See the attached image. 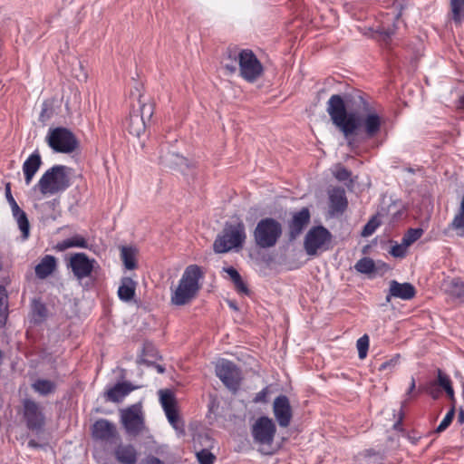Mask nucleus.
I'll list each match as a JSON object with an SVG mask.
<instances>
[{
	"mask_svg": "<svg viewBox=\"0 0 464 464\" xmlns=\"http://www.w3.org/2000/svg\"><path fill=\"white\" fill-rule=\"evenodd\" d=\"M326 111L333 124L346 139L362 130L367 139H373L381 132L384 123L382 106L369 94L356 90L345 98L332 95Z\"/></svg>",
	"mask_w": 464,
	"mask_h": 464,
	"instance_id": "nucleus-1",
	"label": "nucleus"
},
{
	"mask_svg": "<svg viewBox=\"0 0 464 464\" xmlns=\"http://www.w3.org/2000/svg\"><path fill=\"white\" fill-rule=\"evenodd\" d=\"M227 57L224 59V67L230 73L237 71L238 64L239 75L247 82H255L264 72V68L256 55L249 49L239 52L228 50Z\"/></svg>",
	"mask_w": 464,
	"mask_h": 464,
	"instance_id": "nucleus-2",
	"label": "nucleus"
},
{
	"mask_svg": "<svg viewBox=\"0 0 464 464\" xmlns=\"http://www.w3.org/2000/svg\"><path fill=\"white\" fill-rule=\"evenodd\" d=\"M246 239V227L242 221L227 222L221 233L216 237L213 249L218 254L227 253L232 249H241Z\"/></svg>",
	"mask_w": 464,
	"mask_h": 464,
	"instance_id": "nucleus-3",
	"label": "nucleus"
},
{
	"mask_svg": "<svg viewBox=\"0 0 464 464\" xmlns=\"http://www.w3.org/2000/svg\"><path fill=\"white\" fill-rule=\"evenodd\" d=\"M276 433V425L267 416H261L251 426L253 441L258 446V451L262 454H272V446Z\"/></svg>",
	"mask_w": 464,
	"mask_h": 464,
	"instance_id": "nucleus-4",
	"label": "nucleus"
},
{
	"mask_svg": "<svg viewBox=\"0 0 464 464\" xmlns=\"http://www.w3.org/2000/svg\"><path fill=\"white\" fill-rule=\"evenodd\" d=\"M282 225L273 218L258 221L253 232L254 241L260 248H270L276 245L282 236Z\"/></svg>",
	"mask_w": 464,
	"mask_h": 464,
	"instance_id": "nucleus-5",
	"label": "nucleus"
},
{
	"mask_svg": "<svg viewBox=\"0 0 464 464\" xmlns=\"http://www.w3.org/2000/svg\"><path fill=\"white\" fill-rule=\"evenodd\" d=\"M37 186L43 195L55 194L70 186L67 167L55 165L46 170L39 179Z\"/></svg>",
	"mask_w": 464,
	"mask_h": 464,
	"instance_id": "nucleus-6",
	"label": "nucleus"
},
{
	"mask_svg": "<svg viewBox=\"0 0 464 464\" xmlns=\"http://www.w3.org/2000/svg\"><path fill=\"white\" fill-rule=\"evenodd\" d=\"M19 413L26 428L34 432L40 433L46 424L44 409L39 402L31 398H24L21 401Z\"/></svg>",
	"mask_w": 464,
	"mask_h": 464,
	"instance_id": "nucleus-7",
	"label": "nucleus"
},
{
	"mask_svg": "<svg viewBox=\"0 0 464 464\" xmlns=\"http://www.w3.org/2000/svg\"><path fill=\"white\" fill-rule=\"evenodd\" d=\"M332 234L323 226L311 227L304 240V249L308 256H317L329 249Z\"/></svg>",
	"mask_w": 464,
	"mask_h": 464,
	"instance_id": "nucleus-8",
	"label": "nucleus"
},
{
	"mask_svg": "<svg viewBox=\"0 0 464 464\" xmlns=\"http://www.w3.org/2000/svg\"><path fill=\"white\" fill-rule=\"evenodd\" d=\"M46 141L51 149L60 153H72L78 146L75 135L63 127L51 128Z\"/></svg>",
	"mask_w": 464,
	"mask_h": 464,
	"instance_id": "nucleus-9",
	"label": "nucleus"
},
{
	"mask_svg": "<svg viewBox=\"0 0 464 464\" xmlns=\"http://www.w3.org/2000/svg\"><path fill=\"white\" fill-rule=\"evenodd\" d=\"M216 375L223 384L232 392L236 393L241 385V370L231 361L227 359L219 360L215 366Z\"/></svg>",
	"mask_w": 464,
	"mask_h": 464,
	"instance_id": "nucleus-10",
	"label": "nucleus"
},
{
	"mask_svg": "<svg viewBox=\"0 0 464 464\" xmlns=\"http://www.w3.org/2000/svg\"><path fill=\"white\" fill-rule=\"evenodd\" d=\"M142 98L143 96L140 95L138 100L140 113L132 111L126 121L128 131L136 137H140L145 131V118L150 119L154 112V105L147 104Z\"/></svg>",
	"mask_w": 464,
	"mask_h": 464,
	"instance_id": "nucleus-11",
	"label": "nucleus"
},
{
	"mask_svg": "<svg viewBox=\"0 0 464 464\" xmlns=\"http://www.w3.org/2000/svg\"><path fill=\"white\" fill-rule=\"evenodd\" d=\"M95 265L96 260L90 258L85 253H74L69 259L68 267L78 280H82L92 276Z\"/></svg>",
	"mask_w": 464,
	"mask_h": 464,
	"instance_id": "nucleus-12",
	"label": "nucleus"
},
{
	"mask_svg": "<svg viewBox=\"0 0 464 464\" xmlns=\"http://www.w3.org/2000/svg\"><path fill=\"white\" fill-rule=\"evenodd\" d=\"M121 420L126 432L133 437L138 436L145 427L142 413L135 405L122 410Z\"/></svg>",
	"mask_w": 464,
	"mask_h": 464,
	"instance_id": "nucleus-13",
	"label": "nucleus"
},
{
	"mask_svg": "<svg viewBox=\"0 0 464 464\" xmlns=\"http://www.w3.org/2000/svg\"><path fill=\"white\" fill-rule=\"evenodd\" d=\"M273 413L281 428H287L293 418L290 401L286 395L277 396L273 402Z\"/></svg>",
	"mask_w": 464,
	"mask_h": 464,
	"instance_id": "nucleus-14",
	"label": "nucleus"
},
{
	"mask_svg": "<svg viewBox=\"0 0 464 464\" xmlns=\"http://www.w3.org/2000/svg\"><path fill=\"white\" fill-rule=\"evenodd\" d=\"M203 275L200 266L197 265L187 266L176 290H198V281Z\"/></svg>",
	"mask_w": 464,
	"mask_h": 464,
	"instance_id": "nucleus-15",
	"label": "nucleus"
},
{
	"mask_svg": "<svg viewBox=\"0 0 464 464\" xmlns=\"http://www.w3.org/2000/svg\"><path fill=\"white\" fill-rule=\"evenodd\" d=\"M92 437L102 441H111L118 436L116 426L105 419H100L92 425Z\"/></svg>",
	"mask_w": 464,
	"mask_h": 464,
	"instance_id": "nucleus-16",
	"label": "nucleus"
},
{
	"mask_svg": "<svg viewBox=\"0 0 464 464\" xmlns=\"http://www.w3.org/2000/svg\"><path fill=\"white\" fill-rule=\"evenodd\" d=\"M310 221V212L308 208H303L300 211L295 213L289 222V237L295 239L308 225Z\"/></svg>",
	"mask_w": 464,
	"mask_h": 464,
	"instance_id": "nucleus-17",
	"label": "nucleus"
},
{
	"mask_svg": "<svg viewBox=\"0 0 464 464\" xmlns=\"http://www.w3.org/2000/svg\"><path fill=\"white\" fill-rule=\"evenodd\" d=\"M114 456L121 464H136L138 451L131 444H120L115 448Z\"/></svg>",
	"mask_w": 464,
	"mask_h": 464,
	"instance_id": "nucleus-18",
	"label": "nucleus"
},
{
	"mask_svg": "<svg viewBox=\"0 0 464 464\" xmlns=\"http://www.w3.org/2000/svg\"><path fill=\"white\" fill-rule=\"evenodd\" d=\"M133 390L134 387H132L129 382H118L106 391L105 399L108 401L120 402Z\"/></svg>",
	"mask_w": 464,
	"mask_h": 464,
	"instance_id": "nucleus-19",
	"label": "nucleus"
},
{
	"mask_svg": "<svg viewBox=\"0 0 464 464\" xmlns=\"http://www.w3.org/2000/svg\"><path fill=\"white\" fill-rule=\"evenodd\" d=\"M42 165V159L38 151L32 153L23 164L24 180L27 185L32 182L33 178Z\"/></svg>",
	"mask_w": 464,
	"mask_h": 464,
	"instance_id": "nucleus-20",
	"label": "nucleus"
},
{
	"mask_svg": "<svg viewBox=\"0 0 464 464\" xmlns=\"http://www.w3.org/2000/svg\"><path fill=\"white\" fill-rule=\"evenodd\" d=\"M330 208L334 212L343 213L348 205L345 190L343 188H334L329 192Z\"/></svg>",
	"mask_w": 464,
	"mask_h": 464,
	"instance_id": "nucleus-21",
	"label": "nucleus"
},
{
	"mask_svg": "<svg viewBox=\"0 0 464 464\" xmlns=\"http://www.w3.org/2000/svg\"><path fill=\"white\" fill-rule=\"evenodd\" d=\"M57 268V259L51 255L44 256L35 266L34 272L38 278L44 279L52 275Z\"/></svg>",
	"mask_w": 464,
	"mask_h": 464,
	"instance_id": "nucleus-22",
	"label": "nucleus"
},
{
	"mask_svg": "<svg viewBox=\"0 0 464 464\" xmlns=\"http://www.w3.org/2000/svg\"><path fill=\"white\" fill-rule=\"evenodd\" d=\"M72 247L89 248L87 239L82 235H74L73 237L58 242L54 248L63 252Z\"/></svg>",
	"mask_w": 464,
	"mask_h": 464,
	"instance_id": "nucleus-23",
	"label": "nucleus"
},
{
	"mask_svg": "<svg viewBox=\"0 0 464 464\" xmlns=\"http://www.w3.org/2000/svg\"><path fill=\"white\" fill-rule=\"evenodd\" d=\"M31 387L34 392L45 397L56 392L57 384L53 381L39 378L31 384Z\"/></svg>",
	"mask_w": 464,
	"mask_h": 464,
	"instance_id": "nucleus-24",
	"label": "nucleus"
},
{
	"mask_svg": "<svg viewBox=\"0 0 464 464\" xmlns=\"http://www.w3.org/2000/svg\"><path fill=\"white\" fill-rule=\"evenodd\" d=\"M121 259L125 266V268L129 270L136 269L138 266L137 264V255L138 250L133 246H121Z\"/></svg>",
	"mask_w": 464,
	"mask_h": 464,
	"instance_id": "nucleus-25",
	"label": "nucleus"
},
{
	"mask_svg": "<svg viewBox=\"0 0 464 464\" xmlns=\"http://www.w3.org/2000/svg\"><path fill=\"white\" fill-rule=\"evenodd\" d=\"M31 317L35 324L44 323L48 317V310L45 304L38 299H34L31 304Z\"/></svg>",
	"mask_w": 464,
	"mask_h": 464,
	"instance_id": "nucleus-26",
	"label": "nucleus"
},
{
	"mask_svg": "<svg viewBox=\"0 0 464 464\" xmlns=\"http://www.w3.org/2000/svg\"><path fill=\"white\" fill-rule=\"evenodd\" d=\"M160 357L157 349L151 343H145L142 349V354L137 360L139 364H153V362Z\"/></svg>",
	"mask_w": 464,
	"mask_h": 464,
	"instance_id": "nucleus-27",
	"label": "nucleus"
},
{
	"mask_svg": "<svg viewBox=\"0 0 464 464\" xmlns=\"http://www.w3.org/2000/svg\"><path fill=\"white\" fill-rule=\"evenodd\" d=\"M450 8L454 23L462 24L464 21V0H450Z\"/></svg>",
	"mask_w": 464,
	"mask_h": 464,
	"instance_id": "nucleus-28",
	"label": "nucleus"
},
{
	"mask_svg": "<svg viewBox=\"0 0 464 464\" xmlns=\"http://www.w3.org/2000/svg\"><path fill=\"white\" fill-rule=\"evenodd\" d=\"M160 400L165 413L176 410V400L173 392L169 390H160Z\"/></svg>",
	"mask_w": 464,
	"mask_h": 464,
	"instance_id": "nucleus-29",
	"label": "nucleus"
},
{
	"mask_svg": "<svg viewBox=\"0 0 464 464\" xmlns=\"http://www.w3.org/2000/svg\"><path fill=\"white\" fill-rule=\"evenodd\" d=\"M166 417L172 426V428L178 432L179 436L185 435V424L184 421L180 420L177 410L169 411L168 413H165Z\"/></svg>",
	"mask_w": 464,
	"mask_h": 464,
	"instance_id": "nucleus-30",
	"label": "nucleus"
},
{
	"mask_svg": "<svg viewBox=\"0 0 464 464\" xmlns=\"http://www.w3.org/2000/svg\"><path fill=\"white\" fill-rule=\"evenodd\" d=\"M416 292H388L386 295V303H391L392 307L395 308L399 304L397 299L411 300L415 296Z\"/></svg>",
	"mask_w": 464,
	"mask_h": 464,
	"instance_id": "nucleus-31",
	"label": "nucleus"
},
{
	"mask_svg": "<svg viewBox=\"0 0 464 464\" xmlns=\"http://www.w3.org/2000/svg\"><path fill=\"white\" fill-rule=\"evenodd\" d=\"M197 292H173L171 303L176 305H183L196 297Z\"/></svg>",
	"mask_w": 464,
	"mask_h": 464,
	"instance_id": "nucleus-32",
	"label": "nucleus"
},
{
	"mask_svg": "<svg viewBox=\"0 0 464 464\" xmlns=\"http://www.w3.org/2000/svg\"><path fill=\"white\" fill-rule=\"evenodd\" d=\"M7 292H0V328L4 327L8 318Z\"/></svg>",
	"mask_w": 464,
	"mask_h": 464,
	"instance_id": "nucleus-33",
	"label": "nucleus"
},
{
	"mask_svg": "<svg viewBox=\"0 0 464 464\" xmlns=\"http://www.w3.org/2000/svg\"><path fill=\"white\" fill-rule=\"evenodd\" d=\"M355 269L362 274H371L375 271V264L370 257H362L357 261Z\"/></svg>",
	"mask_w": 464,
	"mask_h": 464,
	"instance_id": "nucleus-34",
	"label": "nucleus"
},
{
	"mask_svg": "<svg viewBox=\"0 0 464 464\" xmlns=\"http://www.w3.org/2000/svg\"><path fill=\"white\" fill-rule=\"evenodd\" d=\"M422 235L423 230L421 228H410L403 235L401 240L404 242V245L410 246L418 239H420Z\"/></svg>",
	"mask_w": 464,
	"mask_h": 464,
	"instance_id": "nucleus-35",
	"label": "nucleus"
},
{
	"mask_svg": "<svg viewBox=\"0 0 464 464\" xmlns=\"http://www.w3.org/2000/svg\"><path fill=\"white\" fill-rule=\"evenodd\" d=\"M14 218L16 219L18 227L22 232L23 238L27 239L30 233V224L26 213L20 214V216Z\"/></svg>",
	"mask_w": 464,
	"mask_h": 464,
	"instance_id": "nucleus-36",
	"label": "nucleus"
},
{
	"mask_svg": "<svg viewBox=\"0 0 464 464\" xmlns=\"http://www.w3.org/2000/svg\"><path fill=\"white\" fill-rule=\"evenodd\" d=\"M369 343V336L367 334L362 335L357 340L356 347L360 359H364L367 356Z\"/></svg>",
	"mask_w": 464,
	"mask_h": 464,
	"instance_id": "nucleus-37",
	"label": "nucleus"
},
{
	"mask_svg": "<svg viewBox=\"0 0 464 464\" xmlns=\"http://www.w3.org/2000/svg\"><path fill=\"white\" fill-rule=\"evenodd\" d=\"M226 272L229 276L231 281L235 284L237 290H247L245 286L241 276L234 267H228Z\"/></svg>",
	"mask_w": 464,
	"mask_h": 464,
	"instance_id": "nucleus-38",
	"label": "nucleus"
},
{
	"mask_svg": "<svg viewBox=\"0 0 464 464\" xmlns=\"http://www.w3.org/2000/svg\"><path fill=\"white\" fill-rule=\"evenodd\" d=\"M199 464H214L216 456L208 450L203 449L196 453Z\"/></svg>",
	"mask_w": 464,
	"mask_h": 464,
	"instance_id": "nucleus-39",
	"label": "nucleus"
},
{
	"mask_svg": "<svg viewBox=\"0 0 464 464\" xmlns=\"http://www.w3.org/2000/svg\"><path fill=\"white\" fill-rule=\"evenodd\" d=\"M454 415H455V405H452L450 410L447 412V414L445 415L443 420L440 421V423L437 427L436 431L439 433L444 431L452 422Z\"/></svg>",
	"mask_w": 464,
	"mask_h": 464,
	"instance_id": "nucleus-40",
	"label": "nucleus"
},
{
	"mask_svg": "<svg viewBox=\"0 0 464 464\" xmlns=\"http://www.w3.org/2000/svg\"><path fill=\"white\" fill-rule=\"evenodd\" d=\"M408 246L404 245V242L401 241V244H395L392 246L390 250V254L394 257L402 258L407 254Z\"/></svg>",
	"mask_w": 464,
	"mask_h": 464,
	"instance_id": "nucleus-41",
	"label": "nucleus"
},
{
	"mask_svg": "<svg viewBox=\"0 0 464 464\" xmlns=\"http://www.w3.org/2000/svg\"><path fill=\"white\" fill-rule=\"evenodd\" d=\"M334 176L339 181H346L352 176V172L342 165H337L334 172Z\"/></svg>",
	"mask_w": 464,
	"mask_h": 464,
	"instance_id": "nucleus-42",
	"label": "nucleus"
},
{
	"mask_svg": "<svg viewBox=\"0 0 464 464\" xmlns=\"http://www.w3.org/2000/svg\"><path fill=\"white\" fill-rule=\"evenodd\" d=\"M400 361V354L394 355L390 360H387L382 362L378 368L379 372H384L386 370L392 371L398 364Z\"/></svg>",
	"mask_w": 464,
	"mask_h": 464,
	"instance_id": "nucleus-43",
	"label": "nucleus"
},
{
	"mask_svg": "<svg viewBox=\"0 0 464 464\" xmlns=\"http://www.w3.org/2000/svg\"><path fill=\"white\" fill-rule=\"evenodd\" d=\"M138 283L131 276H125L121 279V283L118 290H136Z\"/></svg>",
	"mask_w": 464,
	"mask_h": 464,
	"instance_id": "nucleus-44",
	"label": "nucleus"
},
{
	"mask_svg": "<svg viewBox=\"0 0 464 464\" xmlns=\"http://www.w3.org/2000/svg\"><path fill=\"white\" fill-rule=\"evenodd\" d=\"M379 225H380V222L377 220L376 218H371L363 227L362 236L368 237V236L372 235V233H374V231L379 227Z\"/></svg>",
	"mask_w": 464,
	"mask_h": 464,
	"instance_id": "nucleus-45",
	"label": "nucleus"
},
{
	"mask_svg": "<svg viewBox=\"0 0 464 464\" xmlns=\"http://www.w3.org/2000/svg\"><path fill=\"white\" fill-rule=\"evenodd\" d=\"M377 33L382 36V39L387 44L388 40H390L391 36L394 34V26H388L387 28L384 26H379L377 29Z\"/></svg>",
	"mask_w": 464,
	"mask_h": 464,
	"instance_id": "nucleus-46",
	"label": "nucleus"
},
{
	"mask_svg": "<svg viewBox=\"0 0 464 464\" xmlns=\"http://www.w3.org/2000/svg\"><path fill=\"white\" fill-rule=\"evenodd\" d=\"M438 383L444 390L451 386L450 377L440 369L438 370Z\"/></svg>",
	"mask_w": 464,
	"mask_h": 464,
	"instance_id": "nucleus-47",
	"label": "nucleus"
},
{
	"mask_svg": "<svg viewBox=\"0 0 464 464\" xmlns=\"http://www.w3.org/2000/svg\"><path fill=\"white\" fill-rule=\"evenodd\" d=\"M269 393V389L268 387H265L264 389H262L259 392H257L254 399H253V402L255 403H266L267 402V395Z\"/></svg>",
	"mask_w": 464,
	"mask_h": 464,
	"instance_id": "nucleus-48",
	"label": "nucleus"
},
{
	"mask_svg": "<svg viewBox=\"0 0 464 464\" xmlns=\"http://www.w3.org/2000/svg\"><path fill=\"white\" fill-rule=\"evenodd\" d=\"M119 298L126 303L137 304L136 292H117Z\"/></svg>",
	"mask_w": 464,
	"mask_h": 464,
	"instance_id": "nucleus-49",
	"label": "nucleus"
},
{
	"mask_svg": "<svg viewBox=\"0 0 464 464\" xmlns=\"http://www.w3.org/2000/svg\"><path fill=\"white\" fill-rule=\"evenodd\" d=\"M389 290H415V288L410 283L400 284L396 281H392Z\"/></svg>",
	"mask_w": 464,
	"mask_h": 464,
	"instance_id": "nucleus-50",
	"label": "nucleus"
},
{
	"mask_svg": "<svg viewBox=\"0 0 464 464\" xmlns=\"http://www.w3.org/2000/svg\"><path fill=\"white\" fill-rule=\"evenodd\" d=\"M51 114H52V109L48 106V104L44 103L40 116H39V120L41 121H45L47 119L50 118Z\"/></svg>",
	"mask_w": 464,
	"mask_h": 464,
	"instance_id": "nucleus-51",
	"label": "nucleus"
},
{
	"mask_svg": "<svg viewBox=\"0 0 464 464\" xmlns=\"http://www.w3.org/2000/svg\"><path fill=\"white\" fill-rule=\"evenodd\" d=\"M455 304H464V292H448Z\"/></svg>",
	"mask_w": 464,
	"mask_h": 464,
	"instance_id": "nucleus-52",
	"label": "nucleus"
},
{
	"mask_svg": "<svg viewBox=\"0 0 464 464\" xmlns=\"http://www.w3.org/2000/svg\"><path fill=\"white\" fill-rule=\"evenodd\" d=\"M142 464H163V461L155 456L150 455L143 459Z\"/></svg>",
	"mask_w": 464,
	"mask_h": 464,
	"instance_id": "nucleus-53",
	"label": "nucleus"
},
{
	"mask_svg": "<svg viewBox=\"0 0 464 464\" xmlns=\"http://www.w3.org/2000/svg\"><path fill=\"white\" fill-rule=\"evenodd\" d=\"M5 197L9 204L15 200L11 193V187L9 183L5 186Z\"/></svg>",
	"mask_w": 464,
	"mask_h": 464,
	"instance_id": "nucleus-54",
	"label": "nucleus"
},
{
	"mask_svg": "<svg viewBox=\"0 0 464 464\" xmlns=\"http://www.w3.org/2000/svg\"><path fill=\"white\" fill-rule=\"evenodd\" d=\"M448 395V397L450 399V401H452V405H454L455 403V395H454V390L452 388V385L450 387H448L447 389L444 390Z\"/></svg>",
	"mask_w": 464,
	"mask_h": 464,
	"instance_id": "nucleus-55",
	"label": "nucleus"
},
{
	"mask_svg": "<svg viewBox=\"0 0 464 464\" xmlns=\"http://www.w3.org/2000/svg\"><path fill=\"white\" fill-rule=\"evenodd\" d=\"M415 387H416L415 380L413 377H411V381L410 386L407 391V395H411L413 392V391L415 390Z\"/></svg>",
	"mask_w": 464,
	"mask_h": 464,
	"instance_id": "nucleus-56",
	"label": "nucleus"
},
{
	"mask_svg": "<svg viewBox=\"0 0 464 464\" xmlns=\"http://www.w3.org/2000/svg\"><path fill=\"white\" fill-rule=\"evenodd\" d=\"M12 213H13L14 218H16V217L20 216V214H23L25 212L23 209H21L20 207L18 206L12 209Z\"/></svg>",
	"mask_w": 464,
	"mask_h": 464,
	"instance_id": "nucleus-57",
	"label": "nucleus"
},
{
	"mask_svg": "<svg viewBox=\"0 0 464 464\" xmlns=\"http://www.w3.org/2000/svg\"><path fill=\"white\" fill-rule=\"evenodd\" d=\"M228 306L233 309L234 311H238L239 308L237 304V302L234 300H227Z\"/></svg>",
	"mask_w": 464,
	"mask_h": 464,
	"instance_id": "nucleus-58",
	"label": "nucleus"
},
{
	"mask_svg": "<svg viewBox=\"0 0 464 464\" xmlns=\"http://www.w3.org/2000/svg\"><path fill=\"white\" fill-rule=\"evenodd\" d=\"M148 365L149 366L150 365L154 366L159 373H164L165 372L164 366H162L160 364H156L155 362H153V364H148Z\"/></svg>",
	"mask_w": 464,
	"mask_h": 464,
	"instance_id": "nucleus-59",
	"label": "nucleus"
},
{
	"mask_svg": "<svg viewBox=\"0 0 464 464\" xmlns=\"http://www.w3.org/2000/svg\"><path fill=\"white\" fill-rule=\"evenodd\" d=\"M458 421L459 423H464V410L460 409L458 415Z\"/></svg>",
	"mask_w": 464,
	"mask_h": 464,
	"instance_id": "nucleus-60",
	"label": "nucleus"
},
{
	"mask_svg": "<svg viewBox=\"0 0 464 464\" xmlns=\"http://www.w3.org/2000/svg\"><path fill=\"white\" fill-rule=\"evenodd\" d=\"M28 446L31 448H39L40 444H38L34 440H30L28 441Z\"/></svg>",
	"mask_w": 464,
	"mask_h": 464,
	"instance_id": "nucleus-61",
	"label": "nucleus"
},
{
	"mask_svg": "<svg viewBox=\"0 0 464 464\" xmlns=\"http://www.w3.org/2000/svg\"><path fill=\"white\" fill-rule=\"evenodd\" d=\"M9 205H10V207H11V209H13V208H14L18 207V204L16 203V201H15V200H14V201H13V202H11Z\"/></svg>",
	"mask_w": 464,
	"mask_h": 464,
	"instance_id": "nucleus-62",
	"label": "nucleus"
},
{
	"mask_svg": "<svg viewBox=\"0 0 464 464\" xmlns=\"http://www.w3.org/2000/svg\"><path fill=\"white\" fill-rule=\"evenodd\" d=\"M243 293H244V294H246V295H248V296H251V294H252L253 292L246 291V292H243Z\"/></svg>",
	"mask_w": 464,
	"mask_h": 464,
	"instance_id": "nucleus-63",
	"label": "nucleus"
},
{
	"mask_svg": "<svg viewBox=\"0 0 464 464\" xmlns=\"http://www.w3.org/2000/svg\"><path fill=\"white\" fill-rule=\"evenodd\" d=\"M0 290H5L3 286H0Z\"/></svg>",
	"mask_w": 464,
	"mask_h": 464,
	"instance_id": "nucleus-64",
	"label": "nucleus"
}]
</instances>
